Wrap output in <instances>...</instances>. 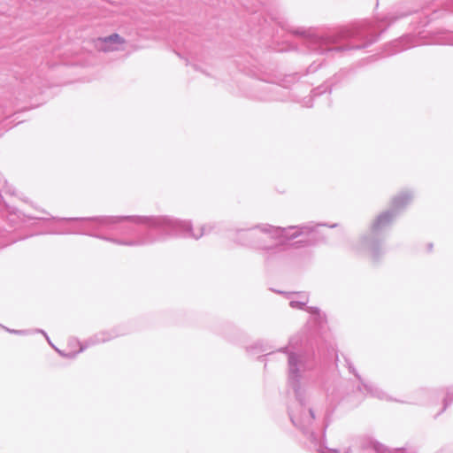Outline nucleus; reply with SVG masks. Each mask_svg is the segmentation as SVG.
Wrapping results in <instances>:
<instances>
[{
    "instance_id": "nucleus-17",
    "label": "nucleus",
    "mask_w": 453,
    "mask_h": 453,
    "mask_svg": "<svg viewBox=\"0 0 453 453\" xmlns=\"http://www.w3.org/2000/svg\"><path fill=\"white\" fill-rule=\"evenodd\" d=\"M34 332H35V333H40V334H43V335H44V337L46 338V340L48 341V342H49L50 344H51V342H50V338H49L48 334H46L42 329H36V330H35Z\"/></svg>"
},
{
    "instance_id": "nucleus-8",
    "label": "nucleus",
    "mask_w": 453,
    "mask_h": 453,
    "mask_svg": "<svg viewBox=\"0 0 453 453\" xmlns=\"http://www.w3.org/2000/svg\"><path fill=\"white\" fill-rule=\"evenodd\" d=\"M120 334L117 332L116 329H112L110 331H101L98 332L92 336L88 337L84 342H81L79 341H76L77 344H79L80 349L78 352H83L86 349L89 347L96 346L97 344L107 342L112 339H115L116 337L119 336Z\"/></svg>"
},
{
    "instance_id": "nucleus-19",
    "label": "nucleus",
    "mask_w": 453,
    "mask_h": 453,
    "mask_svg": "<svg viewBox=\"0 0 453 453\" xmlns=\"http://www.w3.org/2000/svg\"><path fill=\"white\" fill-rule=\"evenodd\" d=\"M50 345L52 346V348H54V349H55V350H56L59 355H61V353H63V352H64L63 350H61V349H59L56 348L52 343H51Z\"/></svg>"
},
{
    "instance_id": "nucleus-13",
    "label": "nucleus",
    "mask_w": 453,
    "mask_h": 453,
    "mask_svg": "<svg viewBox=\"0 0 453 453\" xmlns=\"http://www.w3.org/2000/svg\"><path fill=\"white\" fill-rule=\"evenodd\" d=\"M266 350H267V349L260 342H257L254 343V345H251L247 348V351L250 353H253V354L259 353V352H265Z\"/></svg>"
},
{
    "instance_id": "nucleus-12",
    "label": "nucleus",
    "mask_w": 453,
    "mask_h": 453,
    "mask_svg": "<svg viewBox=\"0 0 453 453\" xmlns=\"http://www.w3.org/2000/svg\"><path fill=\"white\" fill-rule=\"evenodd\" d=\"M343 359H344L345 365L348 368L349 372L350 373L354 374L355 377L358 380V381L360 383L361 380H363V379L361 378V376L357 372V370H356L354 365L352 364V362L350 361V359L348 357H346V356H343Z\"/></svg>"
},
{
    "instance_id": "nucleus-10",
    "label": "nucleus",
    "mask_w": 453,
    "mask_h": 453,
    "mask_svg": "<svg viewBox=\"0 0 453 453\" xmlns=\"http://www.w3.org/2000/svg\"><path fill=\"white\" fill-rule=\"evenodd\" d=\"M126 40L119 34H112L109 36L98 38L96 41L97 48L104 52L115 51L119 50V46L123 45Z\"/></svg>"
},
{
    "instance_id": "nucleus-9",
    "label": "nucleus",
    "mask_w": 453,
    "mask_h": 453,
    "mask_svg": "<svg viewBox=\"0 0 453 453\" xmlns=\"http://www.w3.org/2000/svg\"><path fill=\"white\" fill-rule=\"evenodd\" d=\"M286 239L274 240L271 244L262 250V256L265 262L271 263L281 258L285 253Z\"/></svg>"
},
{
    "instance_id": "nucleus-11",
    "label": "nucleus",
    "mask_w": 453,
    "mask_h": 453,
    "mask_svg": "<svg viewBox=\"0 0 453 453\" xmlns=\"http://www.w3.org/2000/svg\"><path fill=\"white\" fill-rule=\"evenodd\" d=\"M453 403V386L448 387L445 390V396L442 400V408L441 411L434 416L436 418L441 413H443Z\"/></svg>"
},
{
    "instance_id": "nucleus-3",
    "label": "nucleus",
    "mask_w": 453,
    "mask_h": 453,
    "mask_svg": "<svg viewBox=\"0 0 453 453\" xmlns=\"http://www.w3.org/2000/svg\"><path fill=\"white\" fill-rule=\"evenodd\" d=\"M320 226H327L330 228L338 226L337 223L332 225L308 223L300 226H289L287 227L273 226L269 224H259L250 228L236 229L230 238L240 245L263 250L274 240H293L303 235H314L316 228ZM314 237L301 241L304 245L313 242Z\"/></svg>"
},
{
    "instance_id": "nucleus-1",
    "label": "nucleus",
    "mask_w": 453,
    "mask_h": 453,
    "mask_svg": "<svg viewBox=\"0 0 453 453\" xmlns=\"http://www.w3.org/2000/svg\"><path fill=\"white\" fill-rule=\"evenodd\" d=\"M32 219L80 222L74 230L50 231L54 234H85L104 240L117 245L139 247L151 245L172 237L199 240L211 233L215 223L201 226L199 232L193 230L190 220L180 219L168 215L150 216H97L89 218H44Z\"/></svg>"
},
{
    "instance_id": "nucleus-4",
    "label": "nucleus",
    "mask_w": 453,
    "mask_h": 453,
    "mask_svg": "<svg viewBox=\"0 0 453 453\" xmlns=\"http://www.w3.org/2000/svg\"><path fill=\"white\" fill-rule=\"evenodd\" d=\"M397 218L388 209L380 212L370 223L368 230L359 236L355 250L367 256L373 264L380 262L387 251V234Z\"/></svg>"
},
{
    "instance_id": "nucleus-18",
    "label": "nucleus",
    "mask_w": 453,
    "mask_h": 453,
    "mask_svg": "<svg viewBox=\"0 0 453 453\" xmlns=\"http://www.w3.org/2000/svg\"><path fill=\"white\" fill-rule=\"evenodd\" d=\"M327 426H328V422L326 420H324L323 426H322V428H323V431H322L323 436L325 435L326 429Z\"/></svg>"
},
{
    "instance_id": "nucleus-6",
    "label": "nucleus",
    "mask_w": 453,
    "mask_h": 453,
    "mask_svg": "<svg viewBox=\"0 0 453 453\" xmlns=\"http://www.w3.org/2000/svg\"><path fill=\"white\" fill-rule=\"evenodd\" d=\"M357 392L360 393L362 395L357 401V404L360 403L365 395H370L371 397L377 398L379 400L387 401V402H398L402 403H413V404H421L424 403L426 399L428 398L433 391L428 388H419L415 392V395L417 398L414 401L404 402L393 398L390 396L386 391L380 388L378 385L373 382L361 380V382L357 386Z\"/></svg>"
},
{
    "instance_id": "nucleus-7",
    "label": "nucleus",
    "mask_w": 453,
    "mask_h": 453,
    "mask_svg": "<svg viewBox=\"0 0 453 453\" xmlns=\"http://www.w3.org/2000/svg\"><path fill=\"white\" fill-rule=\"evenodd\" d=\"M414 196L413 189L403 188L391 197L388 209L396 217H399L412 203Z\"/></svg>"
},
{
    "instance_id": "nucleus-15",
    "label": "nucleus",
    "mask_w": 453,
    "mask_h": 453,
    "mask_svg": "<svg viewBox=\"0 0 453 453\" xmlns=\"http://www.w3.org/2000/svg\"><path fill=\"white\" fill-rule=\"evenodd\" d=\"M79 353H80V352H78V351H71V352H68V353H66V352H65V351H64L63 353H61V355H60V356H61V357H66V358L73 359V358H75V357H76V356H77Z\"/></svg>"
},
{
    "instance_id": "nucleus-2",
    "label": "nucleus",
    "mask_w": 453,
    "mask_h": 453,
    "mask_svg": "<svg viewBox=\"0 0 453 453\" xmlns=\"http://www.w3.org/2000/svg\"><path fill=\"white\" fill-rule=\"evenodd\" d=\"M323 340L324 335H306L303 332H298L289 338L287 346L278 349L288 356V385L296 398L288 409L289 419L314 444L319 441L315 433L317 419L311 396L305 388V380L307 373L317 366L315 348L319 352V345Z\"/></svg>"
},
{
    "instance_id": "nucleus-22",
    "label": "nucleus",
    "mask_w": 453,
    "mask_h": 453,
    "mask_svg": "<svg viewBox=\"0 0 453 453\" xmlns=\"http://www.w3.org/2000/svg\"><path fill=\"white\" fill-rule=\"evenodd\" d=\"M42 213L46 214V215H49V212H47L46 211H42Z\"/></svg>"
},
{
    "instance_id": "nucleus-20",
    "label": "nucleus",
    "mask_w": 453,
    "mask_h": 453,
    "mask_svg": "<svg viewBox=\"0 0 453 453\" xmlns=\"http://www.w3.org/2000/svg\"><path fill=\"white\" fill-rule=\"evenodd\" d=\"M319 453H324V449H319ZM328 453H339L337 450H329Z\"/></svg>"
},
{
    "instance_id": "nucleus-14",
    "label": "nucleus",
    "mask_w": 453,
    "mask_h": 453,
    "mask_svg": "<svg viewBox=\"0 0 453 453\" xmlns=\"http://www.w3.org/2000/svg\"><path fill=\"white\" fill-rule=\"evenodd\" d=\"M0 327H2L3 329H4L5 331H7L8 333L10 334H18V335H27L29 334H31V331L29 330H16V329H10L3 325L0 324Z\"/></svg>"
},
{
    "instance_id": "nucleus-21",
    "label": "nucleus",
    "mask_w": 453,
    "mask_h": 453,
    "mask_svg": "<svg viewBox=\"0 0 453 453\" xmlns=\"http://www.w3.org/2000/svg\"><path fill=\"white\" fill-rule=\"evenodd\" d=\"M339 357H338V354H335V363L337 364L339 362Z\"/></svg>"
},
{
    "instance_id": "nucleus-16",
    "label": "nucleus",
    "mask_w": 453,
    "mask_h": 453,
    "mask_svg": "<svg viewBox=\"0 0 453 453\" xmlns=\"http://www.w3.org/2000/svg\"><path fill=\"white\" fill-rule=\"evenodd\" d=\"M34 332H35V333H40V334H43V335H44V337L46 338V340L48 341V342H49L50 344H51V342H50V338H49L48 334H46L42 329H36V330H35Z\"/></svg>"
},
{
    "instance_id": "nucleus-5",
    "label": "nucleus",
    "mask_w": 453,
    "mask_h": 453,
    "mask_svg": "<svg viewBox=\"0 0 453 453\" xmlns=\"http://www.w3.org/2000/svg\"><path fill=\"white\" fill-rule=\"evenodd\" d=\"M286 295L287 298L290 299L291 308L305 310L310 314L306 326L301 332L305 333L306 335H324L327 324L326 316L319 308L306 305L309 301L308 295L305 292L286 293Z\"/></svg>"
}]
</instances>
